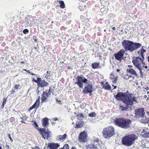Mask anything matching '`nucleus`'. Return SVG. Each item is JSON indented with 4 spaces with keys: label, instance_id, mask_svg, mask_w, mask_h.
Listing matches in <instances>:
<instances>
[{
    "label": "nucleus",
    "instance_id": "f257e3e1",
    "mask_svg": "<svg viewBox=\"0 0 149 149\" xmlns=\"http://www.w3.org/2000/svg\"><path fill=\"white\" fill-rule=\"evenodd\" d=\"M115 97L118 100H121L126 106L124 107L123 105L119 106V109L121 111H126L128 108L127 106H132L134 104V102L138 103L137 97L134 94L131 93L127 91L126 92H118L114 95Z\"/></svg>",
    "mask_w": 149,
    "mask_h": 149
},
{
    "label": "nucleus",
    "instance_id": "f03ea898",
    "mask_svg": "<svg viewBox=\"0 0 149 149\" xmlns=\"http://www.w3.org/2000/svg\"><path fill=\"white\" fill-rule=\"evenodd\" d=\"M122 44L125 50L122 49L117 53H114V56L116 59L120 60L124 55L125 51H129L132 52L139 48L141 45L138 42H134L128 40H124L122 42Z\"/></svg>",
    "mask_w": 149,
    "mask_h": 149
},
{
    "label": "nucleus",
    "instance_id": "7ed1b4c3",
    "mask_svg": "<svg viewBox=\"0 0 149 149\" xmlns=\"http://www.w3.org/2000/svg\"><path fill=\"white\" fill-rule=\"evenodd\" d=\"M113 121L116 125L125 129L130 127L132 123L130 119L123 118H116Z\"/></svg>",
    "mask_w": 149,
    "mask_h": 149
},
{
    "label": "nucleus",
    "instance_id": "20e7f679",
    "mask_svg": "<svg viewBox=\"0 0 149 149\" xmlns=\"http://www.w3.org/2000/svg\"><path fill=\"white\" fill-rule=\"evenodd\" d=\"M138 137L134 134L127 135L123 137L121 143L124 146H130L134 143Z\"/></svg>",
    "mask_w": 149,
    "mask_h": 149
},
{
    "label": "nucleus",
    "instance_id": "39448f33",
    "mask_svg": "<svg viewBox=\"0 0 149 149\" xmlns=\"http://www.w3.org/2000/svg\"><path fill=\"white\" fill-rule=\"evenodd\" d=\"M144 59L141 58L139 56H134L132 57V62L134 65L137 69H139L141 67H144L145 65Z\"/></svg>",
    "mask_w": 149,
    "mask_h": 149
},
{
    "label": "nucleus",
    "instance_id": "423d86ee",
    "mask_svg": "<svg viewBox=\"0 0 149 149\" xmlns=\"http://www.w3.org/2000/svg\"><path fill=\"white\" fill-rule=\"evenodd\" d=\"M115 130L112 126H109L103 129L102 133L103 136L106 139L109 138L114 134Z\"/></svg>",
    "mask_w": 149,
    "mask_h": 149
},
{
    "label": "nucleus",
    "instance_id": "0eeeda50",
    "mask_svg": "<svg viewBox=\"0 0 149 149\" xmlns=\"http://www.w3.org/2000/svg\"><path fill=\"white\" fill-rule=\"evenodd\" d=\"M40 134L42 135V137L45 139H48L51 136V132L47 129L45 130V128H39Z\"/></svg>",
    "mask_w": 149,
    "mask_h": 149
},
{
    "label": "nucleus",
    "instance_id": "6e6552de",
    "mask_svg": "<svg viewBox=\"0 0 149 149\" xmlns=\"http://www.w3.org/2000/svg\"><path fill=\"white\" fill-rule=\"evenodd\" d=\"M134 114V118H141V122L144 123H147L148 121V119L146 118V116H144L145 112H135Z\"/></svg>",
    "mask_w": 149,
    "mask_h": 149
},
{
    "label": "nucleus",
    "instance_id": "1a4fd4ad",
    "mask_svg": "<svg viewBox=\"0 0 149 149\" xmlns=\"http://www.w3.org/2000/svg\"><path fill=\"white\" fill-rule=\"evenodd\" d=\"M76 78L77 81L75 82V83L81 88H82L83 87V84L82 83H86L88 81L86 79L81 76H77Z\"/></svg>",
    "mask_w": 149,
    "mask_h": 149
},
{
    "label": "nucleus",
    "instance_id": "9d476101",
    "mask_svg": "<svg viewBox=\"0 0 149 149\" xmlns=\"http://www.w3.org/2000/svg\"><path fill=\"white\" fill-rule=\"evenodd\" d=\"M51 87H50L49 90H46L43 92L41 97V102H45L47 101V99L48 97L51 94Z\"/></svg>",
    "mask_w": 149,
    "mask_h": 149
},
{
    "label": "nucleus",
    "instance_id": "9b49d317",
    "mask_svg": "<svg viewBox=\"0 0 149 149\" xmlns=\"http://www.w3.org/2000/svg\"><path fill=\"white\" fill-rule=\"evenodd\" d=\"M99 145V139L96 138L93 141V143L86 146L87 149H99L98 147Z\"/></svg>",
    "mask_w": 149,
    "mask_h": 149
},
{
    "label": "nucleus",
    "instance_id": "f8f14e48",
    "mask_svg": "<svg viewBox=\"0 0 149 149\" xmlns=\"http://www.w3.org/2000/svg\"><path fill=\"white\" fill-rule=\"evenodd\" d=\"M87 134L85 131H83L80 133L78 138V141L80 143L86 142L88 140Z\"/></svg>",
    "mask_w": 149,
    "mask_h": 149
},
{
    "label": "nucleus",
    "instance_id": "ddd939ff",
    "mask_svg": "<svg viewBox=\"0 0 149 149\" xmlns=\"http://www.w3.org/2000/svg\"><path fill=\"white\" fill-rule=\"evenodd\" d=\"M93 91V85L92 84H88L83 89L82 92L84 93H91Z\"/></svg>",
    "mask_w": 149,
    "mask_h": 149
},
{
    "label": "nucleus",
    "instance_id": "4468645a",
    "mask_svg": "<svg viewBox=\"0 0 149 149\" xmlns=\"http://www.w3.org/2000/svg\"><path fill=\"white\" fill-rule=\"evenodd\" d=\"M40 79L38 84V87L42 88L48 86L49 84L47 81H46L45 80H42L41 78H40Z\"/></svg>",
    "mask_w": 149,
    "mask_h": 149
},
{
    "label": "nucleus",
    "instance_id": "2eb2a0df",
    "mask_svg": "<svg viewBox=\"0 0 149 149\" xmlns=\"http://www.w3.org/2000/svg\"><path fill=\"white\" fill-rule=\"evenodd\" d=\"M40 96L38 97V98L36 100V102L34 103V104L31 107L29 110L28 111H31L33 109H36L39 106L40 104Z\"/></svg>",
    "mask_w": 149,
    "mask_h": 149
},
{
    "label": "nucleus",
    "instance_id": "dca6fc26",
    "mask_svg": "<svg viewBox=\"0 0 149 149\" xmlns=\"http://www.w3.org/2000/svg\"><path fill=\"white\" fill-rule=\"evenodd\" d=\"M101 84L102 85V87L104 89L108 90L111 89V86L108 82H106L104 83L102 81L101 83Z\"/></svg>",
    "mask_w": 149,
    "mask_h": 149
},
{
    "label": "nucleus",
    "instance_id": "f3484780",
    "mask_svg": "<svg viewBox=\"0 0 149 149\" xmlns=\"http://www.w3.org/2000/svg\"><path fill=\"white\" fill-rule=\"evenodd\" d=\"M59 146V145L58 143H49L48 147L50 149H57Z\"/></svg>",
    "mask_w": 149,
    "mask_h": 149
},
{
    "label": "nucleus",
    "instance_id": "a211bd4d",
    "mask_svg": "<svg viewBox=\"0 0 149 149\" xmlns=\"http://www.w3.org/2000/svg\"><path fill=\"white\" fill-rule=\"evenodd\" d=\"M127 72L130 73L132 76L134 75L136 77H138V74L136 71L132 68H129L127 69Z\"/></svg>",
    "mask_w": 149,
    "mask_h": 149
},
{
    "label": "nucleus",
    "instance_id": "6ab92c4d",
    "mask_svg": "<svg viewBox=\"0 0 149 149\" xmlns=\"http://www.w3.org/2000/svg\"><path fill=\"white\" fill-rule=\"evenodd\" d=\"M42 125L45 127H47V125L49 124V120L47 118H44L42 120Z\"/></svg>",
    "mask_w": 149,
    "mask_h": 149
},
{
    "label": "nucleus",
    "instance_id": "aec40b11",
    "mask_svg": "<svg viewBox=\"0 0 149 149\" xmlns=\"http://www.w3.org/2000/svg\"><path fill=\"white\" fill-rule=\"evenodd\" d=\"M124 79L125 80L129 79L130 81H132L134 79L135 77L134 76H132V75H129L128 74H125L123 76Z\"/></svg>",
    "mask_w": 149,
    "mask_h": 149
},
{
    "label": "nucleus",
    "instance_id": "412c9836",
    "mask_svg": "<svg viewBox=\"0 0 149 149\" xmlns=\"http://www.w3.org/2000/svg\"><path fill=\"white\" fill-rule=\"evenodd\" d=\"M143 47H142V48L140 49V51H139L137 52L139 56H141L143 59H144V53L146 52V51L143 48Z\"/></svg>",
    "mask_w": 149,
    "mask_h": 149
},
{
    "label": "nucleus",
    "instance_id": "4be33fe9",
    "mask_svg": "<svg viewBox=\"0 0 149 149\" xmlns=\"http://www.w3.org/2000/svg\"><path fill=\"white\" fill-rule=\"evenodd\" d=\"M147 129H143L141 132L142 136L146 138H149V132L147 130Z\"/></svg>",
    "mask_w": 149,
    "mask_h": 149
},
{
    "label": "nucleus",
    "instance_id": "5701e85b",
    "mask_svg": "<svg viewBox=\"0 0 149 149\" xmlns=\"http://www.w3.org/2000/svg\"><path fill=\"white\" fill-rule=\"evenodd\" d=\"M110 78L112 80V81L113 83H116L118 78L117 76L114 75L113 73H111L110 74Z\"/></svg>",
    "mask_w": 149,
    "mask_h": 149
},
{
    "label": "nucleus",
    "instance_id": "b1692460",
    "mask_svg": "<svg viewBox=\"0 0 149 149\" xmlns=\"http://www.w3.org/2000/svg\"><path fill=\"white\" fill-rule=\"evenodd\" d=\"M67 136V135L66 134H64L63 135H60L58 136V140L59 141H64Z\"/></svg>",
    "mask_w": 149,
    "mask_h": 149
},
{
    "label": "nucleus",
    "instance_id": "393cba45",
    "mask_svg": "<svg viewBox=\"0 0 149 149\" xmlns=\"http://www.w3.org/2000/svg\"><path fill=\"white\" fill-rule=\"evenodd\" d=\"M100 63L99 62L93 63L91 65L92 68L93 69L98 68L100 67Z\"/></svg>",
    "mask_w": 149,
    "mask_h": 149
},
{
    "label": "nucleus",
    "instance_id": "a878e982",
    "mask_svg": "<svg viewBox=\"0 0 149 149\" xmlns=\"http://www.w3.org/2000/svg\"><path fill=\"white\" fill-rule=\"evenodd\" d=\"M84 122L83 121L79 122L78 123L76 124L75 128H81L84 125Z\"/></svg>",
    "mask_w": 149,
    "mask_h": 149
},
{
    "label": "nucleus",
    "instance_id": "bb28decb",
    "mask_svg": "<svg viewBox=\"0 0 149 149\" xmlns=\"http://www.w3.org/2000/svg\"><path fill=\"white\" fill-rule=\"evenodd\" d=\"M57 1L60 4L59 6L61 8L64 9L65 8V5L63 1L57 0Z\"/></svg>",
    "mask_w": 149,
    "mask_h": 149
},
{
    "label": "nucleus",
    "instance_id": "cd10ccee",
    "mask_svg": "<svg viewBox=\"0 0 149 149\" xmlns=\"http://www.w3.org/2000/svg\"><path fill=\"white\" fill-rule=\"evenodd\" d=\"M25 22L26 24L30 26L31 24V21L29 18H26L25 19Z\"/></svg>",
    "mask_w": 149,
    "mask_h": 149
},
{
    "label": "nucleus",
    "instance_id": "c85d7f7f",
    "mask_svg": "<svg viewBox=\"0 0 149 149\" xmlns=\"http://www.w3.org/2000/svg\"><path fill=\"white\" fill-rule=\"evenodd\" d=\"M31 122L33 123V125L34 126V127L36 128V129L39 130V128H40L39 127L38 125L36 123V121L32 120Z\"/></svg>",
    "mask_w": 149,
    "mask_h": 149
},
{
    "label": "nucleus",
    "instance_id": "c756f323",
    "mask_svg": "<svg viewBox=\"0 0 149 149\" xmlns=\"http://www.w3.org/2000/svg\"><path fill=\"white\" fill-rule=\"evenodd\" d=\"M77 116L78 119H79L82 120V118H83L84 117V115L82 113H79V114L77 115Z\"/></svg>",
    "mask_w": 149,
    "mask_h": 149
},
{
    "label": "nucleus",
    "instance_id": "7c9ffc66",
    "mask_svg": "<svg viewBox=\"0 0 149 149\" xmlns=\"http://www.w3.org/2000/svg\"><path fill=\"white\" fill-rule=\"evenodd\" d=\"M144 109L143 108H140L137 109H136L135 112H144Z\"/></svg>",
    "mask_w": 149,
    "mask_h": 149
},
{
    "label": "nucleus",
    "instance_id": "2f4dec72",
    "mask_svg": "<svg viewBox=\"0 0 149 149\" xmlns=\"http://www.w3.org/2000/svg\"><path fill=\"white\" fill-rule=\"evenodd\" d=\"M6 101H7L6 98L4 97L3 98L2 104L1 105V107H2V108H3L4 107V106L5 104Z\"/></svg>",
    "mask_w": 149,
    "mask_h": 149
},
{
    "label": "nucleus",
    "instance_id": "473e14b6",
    "mask_svg": "<svg viewBox=\"0 0 149 149\" xmlns=\"http://www.w3.org/2000/svg\"><path fill=\"white\" fill-rule=\"evenodd\" d=\"M50 71H47V74L45 76V78L47 79L50 76Z\"/></svg>",
    "mask_w": 149,
    "mask_h": 149
},
{
    "label": "nucleus",
    "instance_id": "72a5a7b5",
    "mask_svg": "<svg viewBox=\"0 0 149 149\" xmlns=\"http://www.w3.org/2000/svg\"><path fill=\"white\" fill-rule=\"evenodd\" d=\"M24 71H26L27 73L29 74H30L32 75H36L35 74L32 73V72H30L29 70H27L26 69H23Z\"/></svg>",
    "mask_w": 149,
    "mask_h": 149
},
{
    "label": "nucleus",
    "instance_id": "f704fd0d",
    "mask_svg": "<svg viewBox=\"0 0 149 149\" xmlns=\"http://www.w3.org/2000/svg\"><path fill=\"white\" fill-rule=\"evenodd\" d=\"M96 115V114L95 112H92L88 114V116L90 117H95Z\"/></svg>",
    "mask_w": 149,
    "mask_h": 149
},
{
    "label": "nucleus",
    "instance_id": "c9c22d12",
    "mask_svg": "<svg viewBox=\"0 0 149 149\" xmlns=\"http://www.w3.org/2000/svg\"><path fill=\"white\" fill-rule=\"evenodd\" d=\"M63 149H69V146L68 144H65L63 147Z\"/></svg>",
    "mask_w": 149,
    "mask_h": 149
},
{
    "label": "nucleus",
    "instance_id": "e433bc0d",
    "mask_svg": "<svg viewBox=\"0 0 149 149\" xmlns=\"http://www.w3.org/2000/svg\"><path fill=\"white\" fill-rule=\"evenodd\" d=\"M144 67H143V66L141 67V68H140L139 69H138V70H139L140 74L141 76H143V72H142V68H144Z\"/></svg>",
    "mask_w": 149,
    "mask_h": 149
},
{
    "label": "nucleus",
    "instance_id": "4c0bfd02",
    "mask_svg": "<svg viewBox=\"0 0 149 149\" xmlns=\"http://www.w3.org/2000/svg\"><path fill=\"white\" fill-rule=\"evenodd\" d=\"M20 86L19 84H15V85L14 86V88L15 89H17L19 88H20Z\"/></svg>",
    "mask_w": 149,
    "mask_h": 149
},
{
    "label": "nucleus",
    "instance_id": "58836bf2",
    "mask_svg": "<svg viewBox=\"0 0 149 149\" xmlns=\"http://www.w3.org/2000/svg\"><path fill=\"white\" fill-rule=\"evenodd\" d=\"M40 77H38L37 78V80H36L35 79H33V81L36 83L38 84V82H39V81L40 80Z\"/></svg>",
    "mask_w": 149,
    "mask_h": 149
},
{
    "label": "nucleus",
    "instance_id": "ea45409f",
    "mask_svg": "<svg viewBox=\"0 0 149 149\" xmlns=\"http://www.w3.org/2000/svg\"><path fill=\"white\" fill-rule=\"evenodd\" d=\"M10 121V122H13L15 120V118L13 117H12L9 119Z\"/></svg>",
    "mask_w": 149,
    "mask_h": 149
},
{
    "label": "nucleus",
    "instance_id": "a19ab883",
    "mask_svg": "<svg viewBox=\"0 0 149 149\" xmlns=\"http://www.w3.org/2000/svg\"><path fill=\"white\" fill-rule=\"evenodd\" d=\"M23 32L24 34H26L27 33L29 32V31L28 29H25L23 30Z\"/></svg>",
    "mask_w": 149,
    "mask_h": 149
},
{
    "label": "nucleus",
    "instance_id": "79ce46f5",
    "mask_svg": "<svg viewBox=\"0 0 149 149\" xmlns=\"http://www.w3.org/2000/svg\"><path fill=\"white\" fill-rule=\"evenodd\" d=\"M33 39L35 42H37L38 41V38L36 36H33Z\"/></svg>",
    "mask_w": 149,
    "mask_h": 149
},
{
    "label": "nucleus",
    "instance_id": "37998d69",
    "mask_svg": "<svg viewBox=\"0 0 149 149\" xmlns=\"http://www.w3.org/2000/svg\"><path fill=\"white\" fill-rule=\"evenodd\" d=\"M56 102H57L58 103V104H62V103L61 102V101H60V100H57V98H56Z\"/></svg>",
    "mask_w": 149,
    "mask_h": 149
},
{
    "label": "nucleus",
    "instance_id": "c03bdc74",
    "mask_svg": "<svg viewBox=\"0 0 149 149\" xmlns=\"http://www.w3.org/2000/svg\"><path fill=\"white\" fill-rule=\"evenodd\" d=\"M8 137L9 139L11 141V142H12L13 141V139H12V138H11V137L10 134H8Z\"/></svg>",
    "mask_w": 149,
    "mask_h": 149
},
{
    "label": "nucleus",
    "instance_id": "a18cd8bd",
    "mask_svg": "<svg viewBox=\"0 0 149 149\" xmlns=\"http://www.w3.org/2000/svg\"><path fill=\"white\" fill-rule=\"evenodd\" d=\"M15 92V90L13 89H12V91H11V94H13V93H14Z\"/></svg>",
    "mask_w": 149,
    "mask_h": 149
},
{
    "label": "nucleus",
    "instance_id": "49530a36",
    "mask_svg": "<svg viewBox=\"0 0 149 149\" xmlns=\"http://www.w3.org/2000/svg\"><path fill=\"white\" fill-rule=\"evenodd\" d=\"M39 87H38V88H37V89L36 90V92H37V93L38 94H39V93L40 92V91H39V89H38Z\"/></svg>",
    "mask_w": 149,
    "mask_h": 149
},
{
    "label": "nucleus",
    "instance_id": "de8ad7c7",
    "mask_svg": "<svg viewBox=\"0 0 149 149\" xmlns=\"http://www.w3.org/2000/svg\"><path fill=\"white\" fill-rule=\"evenodd\" d=\"M6 148L7 149H9L10 148V146L8 145H6Z\"/></svg>",
    "mask_w": 149,
    "mask_h": 149
},
{
    "label": "nucleus",
    "instance_id": "09e8293b",
    "mask_svg": "<svg viewBox=\"0 0 149 149\" xmlns=\"http://www.w3.org/2000/svg\"><path fill=\"white\" fill-rule=\"evenodd\" d=\"M53 119L54 121H56V120H58V119L57 118H53Z\"/></svg>",
    "mask_w": 149,
    "mask_h": 149
},
{
    "label": "nucleus",
    "instance_id": "8fccbe9b",
    "mask_svg": "<svg viewBox=\"0 0 149 149\" xmlns=\"http://www.w3.org/2000/svg\"><path fill=\"white\" fill-rule=\"evenodd\" d=\"M112 86H113L114 88H113V89H116L117 87V86H114V85H112Z\"/></svg>",
    "mask_w": 149,
    "mask_h": 149
},
{
    "label": "nucleus",
    "instance_id": "3c124183",
    "mask_svg": "<svg viewBox=\"0 0 149 149\" xmlns=\"http://www.w3.org/2000/svg\"><path fill=\"white\" fill-rule=\"evenodd\" d=\"M128 67L129 68H132L133 67V66L132 65H128Z\"/></svg>",
    "mask_w": 149,
    "mask_h": 149
},
{
    "label": "nucleus",
    "instance_id": "603ef678",
    "mask_svg": "<svg viewBox=\"0 0 149 149\" xmlns=\"http://www.w3.org/2000/svg\"><path fill=\"white\" fill-rule=\"evenodd\" d=\"M112 29L113 30H114L116 29V27H113L112 28Z\"/></svg>",
    "mask_w": 149,
    "mask_h": 149
},
{
    "label": "nucleus",
    "instance_id": "864d4df0",
    "mask_svg": "<svg viewBox=\"0 0 149 149\" xmlns=\"http://www.w3.org/2000/svg\"><path fill=\"white\" fill-rule=\"evenodd\" d=\"M147 58L148 61V62H149V56H148Z\"/></svg>",
    "mask_w": 149,
    "mask_h": 149
},
{
    "label": "nucleus",
    "instance_id": "5fc2aeb1",
    "mask_svg": "<svg viewBox=\"0 0 149 149\" xmlns=\"http://www.w3.org/2000/svg\"><path fill=\"white\" fill-rule=\"evenodd\" d=\"M120 71V70L119 69H117V70H116V71L117 72H119V71Z\"/></svg>",
    "mask_w": 149,
    "mask_h": 149
},
{
    "label": "nucleus",
    "instance_id": "6e6d98bb",
    "mask_svg": "<svg viewBox=\"0 0 149 149\" xmlns=\"http://www.w3.org/2000/svg\"><path fill=\"white\" fill-rule=\"evenodd\" d=\"M20 63H22V64H24V62L23 61H22L20 62Z\"/></svg>",
    "mask_w": 149,
    "mask_h": 149
},
{
    "label": "nucleus",
    "instance_id": "4d7b16f0",
    "mask_svg": "<svg viewBox=\"0 0 149 149\" xmlns=\"http://www.w3.org/2000/svg\"><path fill=\"white\" fill-rule=\"evenodd\" d=\"M143 98H147V95H144L143 96Z\"/></svg>",
    "mask_w": 149,
    "mask_h": 149
},
{
    "label": "nucleus",
    "instance_id": "13d9d810",
    "mask_svg": "<svg viewBox=\"0 0 149 149\" xmlns=\"http://www.w3.org/2000/svg\"><path fill=\"white\" fill-rule=\"evenodd\" d=\"M144 67L146 69L148 68V67L147 66H144Z\"/></svg>",
    "mask_w": 149,
    "mask_h": 149
},
{
    "label": "nucleus",
    "instance_id": "bf43d9fd",
    "mask_svg": "<svg viewBox=\"0 0 149 149\" xmlns=\"http://www.w3.org/2000/svg\"><path fill=\"white\" fill-rule=\"evenodd\" d=\"M75 148L74 147H72V148H71V149H75Z\"/></svg>",
    "mask_w": 149,
    "mask_h": 149
},
{
    "label": "nucleus",
    "instance_id": "052dcab7",
    "mask_svg": "<svg viewBox=\"0 0 149 149\" xmlns=\"http://www.w3.org/2000/svg\"><path fill=\"white\" fill-rule=\"evenodd\" d=\"M21 123H25V122H24L23 121V120H22V121H21Z\"/></svg>",
    "mask_w": 149,
    "mask_h": 149
},
{
    "label": "nucleus",
    "instance_id": "680f3d73",
    "mask_svg": "<svg viewBox=\"0 0 149 149\" xmlns=\"http://www.w3.org/2000/svg\"><path fill=\"white\" fill-rule=\"evenodd\" d=\"M0 149H3L0 146Z\"/></svg>",
    "mask_w": 149,
    "mask_h": 149
},
{
    "label": "nucleus",
    "instance_id": "e2e57ef3",
    "mask_svg": "<svg viewBox=\"0 0 149 149\" xmlns=\"http://www.w3.org/2000/svg\"><path fill=\"white\" fill-rule=\"evenodd\" d=\"M149 93V91H147V94H148Z\"/></svg>",
    "mask_w": 149,
    "mask_h": 149
},
{
    "label": "nucleus",
    "instance_id": "0e129e2a",
    "mask_svg": "<svg viewBox=\"0 0 149 149\" xmlns=\"http://www.w3.org/2000/svg\"><path fill=\"white\" fill-rule=\"evenodd\" d=\"M59 149H63V148H59Z\"/></svg>",
    "mask_w": 149,
    "mask_h": 149
},
{
    "label": "nucleus",
    "instance_id": "69168bd1",
    "mask_svg": "<svg viewBox=\"0 0 149 149\" xmlns=\"http://www.w3.org/2000/svg\"><path fill=\"white\" fill-rule=\"evenodd\" d=\"M106 31V30H105H105H104V32H105V31Z\"/></svg>",
    "mask_w": 149,
    "mask_h": 149
},
{
    "label": "nucleus",
    "instance_id": "338daca9",
    "mask_svg": "<svg viewBox=\"0 0 149 149\" xmlns=\"http://www.w3.org/2000/svg\"><path fill=\"white\" fill-rule=\"evenodd\" d=\"M148 99H149V98L148 97V98H147V100H148Z\"/></svg>",
    "mask_w": 149,
    "mask_h": 149
},
{
    "label": "nucleus",
    "instance_id": "774afa93",
    "mask_svg": "<svg viewBox=\"0 0 149 149\" xmlns=\"http://www.w3.org/2000/svg\"><path fill=\"white\" fill-rule=\"evenodd\" d=\"M147 113H148V114H149V112H147Z\"/></svg>",
    "mask_w": 149,
    "mask_h": 149
}]
</instances>
